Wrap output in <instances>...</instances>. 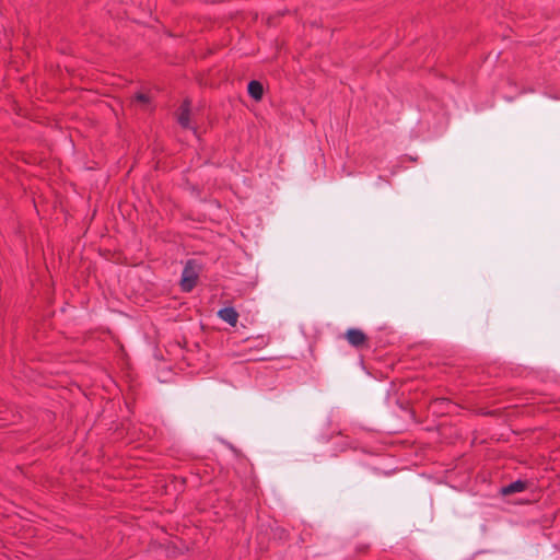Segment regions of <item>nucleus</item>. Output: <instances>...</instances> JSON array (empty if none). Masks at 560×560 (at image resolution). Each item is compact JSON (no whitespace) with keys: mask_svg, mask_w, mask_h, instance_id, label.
I'll return each instance as SVG.
<instances>
[{"mask_svg":"<svg viewBox=\"0 0 560 560\" xmlns=\"http://www.w3.org/2000/svg\"><path fill=\"white\" fill-rule=\"evenodd\" d=\"M136 98L139 102H142V103L149 102V97L145 94H142V93L137 94Z\"/></svg>","mask_w":560,"mask_h":560,"instance_id":"8","label":"nucleus"},{"mask_svg":"<svg viewBox=\"0 0 560 560\" xmlns=\"http://www.w3.org/2000/svg\"><path fill=\"white\" fill-rule=\"evenodd\" d=\"M252 342L254 343L253 345L254 348L264 349L269 345L270 339L265 336H259V337L255 338L254 340H252Z\"/></svg>","mask_w":560,"mask_h":560,"instance_id":"7","label":"nucleus"},{"mask_svg":"<svg viewBox=\"0 0 560 560\" xmlns=\"http://www.w3.org/2000/svg\"><path fill=\"white\" fill-rule=\"evenodd\" d=\"M198 266L195 260H188L183 269L180 278V288L183 292H190L197 284Z\"/></svg>","mask_w":560,"mask_h":560,"instance_id":"1","label":"nucleus"},{"mask_svg":"<svg viewBox=\"0 0 560 560\" xmlns=\"http://www.w3.org/2000/svg\"><path fill=\"white\" fill-rule=\"evenodd\" d=\"M345 338L355 349L368 347V336L359 328H349L345 334Z\"/></svg>","mask_w":560,"mask_h":560,"instance_id":"2","label":"nucleus"},{"mask_svg":"<svg viewBox=\"0 0 560 560\" xmlns=\"http://www.w3.org/2000/svg\"><path fill=\"white\" fill-rule=\"evenodd\" d=\"M247 92L255 101H260L264 96V86L257 80H252L247 85Z\"/></svg>","mask_w":560,"mask_h":560,"instance_id":"6","label":"nucleus"},{"mask_svg":"<svg viewBox=\"0 0 560 560\" xmlns=\"http://www.w3.org/2000/svg\"><path fill=\"white\" fill-rule=\"evenodd\" d=\"M527 488V482L521 479L515 480L501 489L503 495L522 492Z\"/></svg>","mask_w":560,"mask_h":560,"instance_id":"5","label":"nucleus"},{"mask_svg":"<svg viewBox=\"0 0 560 560\" xmlns=\"http://www.w3.org/2000/svg\"><path fill=\"white\" fill-rule=\"evenodd\" d=\"M219 317L231 326H235L238 319V313L234 307H223L218 312Z\"/></svg>","mask_w":560,"mask_h":560,"instance_id":"4","label":"nucleus"},{"mask_svg":"<svg viewBox=\"0 0 560 560\" xmlns=\"http://www.w3.org/2000/svg\"><path fill=\"white\" fill-rule=\"evenodd\" d=\"M177 120L183 128H189L190 102L188 100H185L180 105Z\"/></svg>","mask_w":560,"mask_h":560,"instance_id":"3","label":"nucleus"}]
</instances>
